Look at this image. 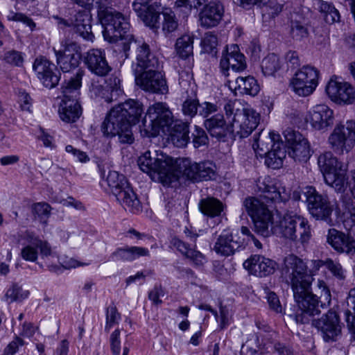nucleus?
<instances>
[{"label":"nucleus","instance_id":"obj_63","mask_svg":"<svg viewBox=\"0 0 355 355\" xmlns=\"http://www.w3.org/2000/svg\"><path fill=\"white\" fill-rule=\"evenodd\" d=\"M120 330L116 329L110 336L111 349L114 355H120L121 342L119 339Z\"/></svg>","mask_w":355,"mask_h":355},{"label":"nucleus","instance_id":"obj_31","mask_svg":"<svg viewBox=\"0 0 355 355\" xmlns=\"http://www.w3.org/2000/svg\"><path fill=\"white\" fill-rule=\"evenodd\" d=\"M223 7L220 3H209L207 4L200 13V25L205 28L217 26L223 16Z\"/></svg>","mask_w":355,"mask_h":355},{"label":"nucleus","instance_id":"obj_64","mask_svg":"<svg viewBox=\"0 0 355 355\" xmlns=\"http://www.w3.org/2000/svg\"><path fill=\"white\" fill-rule=\"evenodd\" d=\"M152 0H135L132 3L133 10L141 18L147 10L150 7V1Z\"/></svg>","mask_w":355,"mask_h":355},{"label":"nucleus","instance_id":"obj_20","mask_svg":"<svg viewBox=\"0 0 355 355\" xmlns=\"http://www.w3.org/2000/svg\"><path fill=\"white\" fill-rule=\"evenodd\" d=\"M269 139L271 145V148L268 146L266 148H261V151L266 155V164L272 168H278L282 166L283 159L286 156V151L282 142H279V135L270 132Z\"/></svg>","mask_w":355,"mask_h":355},{"label":"nucleus","instance_id":"obj_44","mask_svg":"<svg viewBox=\"0 0 355 355\" xmlns=\"http://www.w3.org/2000/svg\"><path fill=\"white\" fill-rule=\"evenodd\" d=\"M163 22L162 31L165 34L171 33L175 31L178 26V20L175 18L174 12L170 9H165L162 12Z\"/></svg>","mask_w":355,"mask_h":355},{"label":"nucleus","instance_id":"obj_46","mask_svg":"<svg viewBox=\"0 0 355 355\" xmlns=\"http://www.w3.org/2000/svg\"><path fill=\"white\" fill-rule=\"evenodd\" d=\"M297 239L302 243L307 242L311 237V227L308 220L304 217L300 216L297 219Z\"/></svg>","mask_w":355,"mask_h":355},{"label":"nucleus","instance_id":"obj_24","mask_svg":"<svg viewBox=\"0 0 355 355\" xmlns=\"http://www.w3.org/2000/svg\"><path fill=\"white\" fill-rule=\"evenodd\" d=\"M300 216L287 213L280 218L277 224L270 227V234L272 231L275 233L282 235L283 237L292 240L297 241V219H300Z\"/></svg>","mask_w":355,"mask_h":355},{"label":"nucleus","instance_id":"obj_62","mask_svg":"<svg viewBox=\"0 0 355 355\" xmlns=\"http://www.w3.org/2000/svg\"><path fill=\"white\" fill-rule=\"evenodd\" d=\"M179 84L187 93L192 85V74L188 71H182L179 73Z\"/></svg>","mask_w":355,"mask_h":355},{"label":"nucleus","instance_id":"obj_40","mask_svg":"<svg viewBox=\"0 0 355 355\" xmlns=\"http://www.w3.org/2000/svg\"><path fill=\"white\" fill-rule=\"evenodd\" d=\"M261 67L265 76H274L281 69L282 62L276 54L270 53L263 59Z\"/></svg>","mask_w":355,"mask_h":355},{"label":"nucleus","instance_id":"obj_6","mask_svg":"<svg viewBox=\"0 0 355 355\" xmlns=\"http://www.w3.org/2000/svg\"><path fill=\"white\" fill-rule=\"evenodd\" d=\"M318 164L327 184L336 191H342L347 184V168L331 152L321 154Z\"/></svg>","mask_w":355,"mask_h":355},{"label":"nucleus","instance_id":"obj_16","mask_svg":"<svg viewBox=\"0 0 355 355\" xmlns=\"http://www.w3.org/2000/svg\"><path fill=\"white\" fill-rule=\"evenodd\" d=\"M329 97L337 103L352 104L355 101V89L348 83L331 78L326 86Z\"/></svg>","mask_w":355,"mask_h":355},{"label":"nucleus","instance_id":"obj_52","mask_svg":"<svg viewBox=\"0 0 355 355\" xmlns=\"http://www.w3.org/2000/svg\"><path fill=\"white\" fill-rule=\"evenodd\" d=\"M141 19L146 26L151 28H157L159 12L156 11L151 5Z\"/></svg>","mask_w":355,"mask_h":355},{"label":"nucleus","instance_id":"obj_36","mask_svg":"<svg viewBox=\"0 0 355 355\" xmlns=\"http://www.w3.org/2000/svg\"><path fill=\"white\" fill-rule=\"evenodd\" d=\"M199 208L203 214L214 218L220 214L224 207L223 203L218 199L206 198L200 201Z\"/></svg>","mask_w":355,"mask_h":355},{"label":"nucleus","instance_id":"obj_25","mask_svg":"<svg viewBox=\"0 0 355 355\" xmlns=\"http://www.w3.org/2000/svg\"><path fill=\"white\" fill-rule=\"evenodd\" d=\"M307 120L315 129L322 130L333 123V110L326 105H317L309 112Z\"/></svg>","mask_w":355,"mask_h":355},{"label":"nucleus","instance_id":"obj_10","mask_svg":"<svg viewBox=\"0 0 355 355\" xmlns=\"http://www.w3.org/2000/svg\"><path fill=\"white\" fill-rule=\"evenodd\" d=\"M157 68L133 69L135 83L146 92L164 94L168 92V85L166 78Z\"/></svg>","mask_w":355,"mask_h":355},{"label":"nucleus","instance_id":"obj_41","mask_svg":"<svg viewBox=\"0 0 355 355\" xmlns=\"http://www.w3.org/2000/svg\"><path fill=\"white\" fill-rule=\"evenodd\" d=\"M105 181L115 196L116 193L120 192L129 184L125 176L116 171L109 172Z\"/></svg>","mask_w":355,"mask_h":355},{"label":"nucleus","instance_id":"obj_1","mask_svg":"<svg viewBox=\"0 0 355 355\" xmlns=\"http://www.w3.org/2000/svg\"><path fill=\"white\" fill-rule=\"evenodd\" d=\"M282 276L291 286L299 310L295 314L297 323L305 324L311 317L320 313L319 300L311 291L313 278L308 274V267L303 259L291 254L284 257L281 267Z\"/></svg>","mask_w":355,"mask_h":355},{"label":"nucleus","instance_id":"obj_32","mask_svg":"<svg viewBox=\"0 0 355 355\" xmlns=\"http://www.w3.org/2000/svg\"><path fill=\"white\" fill-rule=\"evenodd\" d=\"M168 131L163 133L168 137L174 146L182 148L186 146L189 140V130L187 123L180 121H173L172 125H169Z\"/></svg>","mask_w":355,"mask_h":355},{"label":"nucleus","instance_id":"obj_56","mask_svg":"<svg viewBox=\"0 0 355 355\" xmlns=\"http://www.w3.org/2000/svg\"><path fill=\"white\" fill-rule=\"evenodd\" d=\"M208 142V137L205 132L198 126H196L195 130L193 132V143L195 148H199L205 146Z\"/></svg>","mask_w":355,"mask_h":355},{"label":"nucleus","instance_id":"obj_34","mask_svg":"<svg viewBox=\"0 0 355 355\" xmlns=\"http://www.w3.org/2000/svg\"><path fill=\"white\" fill-rule=\"evenodd\" d=\"M116 198L125 210L133 214H137L141 211V202L130 184L116 193Z\"/></svg>","mask_w":355,"mask_h":355},{"label":"nucleus","instance_id":"obj_48","mask_svg":"<svg viewBox=\"0 0 355 355\" xmlns=\"http://www.w3.org/2000/svg\"><path fill=\"white\" fill-rule=\"evenodd\" d=\"M348 300L354 305V308L353 312L349 310L345 312V320L349 331L355 334V287L349 291Z\"/></svg>","mask_w":355,"mask_h":355},{"label":"nucleus","instance_id":"obj_2","mask_svg":"<svg viewBox=\"0 0 355 355\" xmlns=\"http://www.w3.org/2000/svg\"><path fill=\"white\" fill-rule=\"evenodd\" d=\"M255 191L260 193V198L248 197L243 200V206L253 220L254 231L263 237H268L273 217L263 200L275 203L285 202L288 200L289 193L280 182L270 178H259Z\"/></svg>","mask_w":355,"mask_h":355},{"label":"nucleus","instance_id":"obj_3","mask_svg":"<svg viewBox=\"0 0 355 355\" xmlns=\"http://www.w3.org/2000/svg\"><path fill=\"white\" fill-rule=\"evenodd\" d=\"M144 112L142 104L132 99L113 107L101 125L104 135H118L123 144H132L134 141L131 125L136 124Z\"/></svg>","mask_w":355,"mask_h":355},{"label":"nucleus","instance_id":"obj_19","mask_svg":"<svg viewBox=\"0 0 355 355\" xmlns=\"http://www.w3.org/2000/svg\"><path fill=\"white\" fill-rule=\"evenodd\" d=\"M183 175L193 182L209 180L214 176L213 164L211 162H191L190 159L182 161Z\"/></svg>","mask_w":355,"mask_h":355},{"label":"nucleus","instance_id":"obj_4","mask_svg":"<svg viewBox=\"0 0 355 355\" xmlns=\"http://www.w3.org/2000/svg\"><path fill=\"white\" fill-rule=\"evenodd\" d=\"M173 124V116L165 103L158 102L150 105L142 121L141 132L148 137L157 136L160 131H168Z\"/></svg>","mask_w":355,"mask_h":355},{"label":"nucleus","instance_id":"obj_18","mask_svg":"<svg viewBox=\"0 0 355 355\" xmlns=\"http://www.w3.org/2000/svg\"><path fill=\"white\" fill-rule=\"evenodd\" d=\"M90 91L96 98L103 100L110 103L122 95L121 80L115 76H112L105 80L103 85L93 84Z\"/></svg>","mask_w":355,"mask_h":355},{"label":"nucleus","instance_id":"obj_30","mask_svg":"<svg viewBox=\"0 0 355 355\" xmlns=\"http://www.w3.org/2000/svg\"><path fill=\"white\" fill-rule=\"evenodd\" d=\"M170 243L171 247L189 259L195 266H202L207 262L205 256L196 249V245H193L191 247L177 237L172 238Z\"/></svg>","mask_w":355,"mask_h":355},{"label":"nucleus","instance_id":"obj_38","mask_svg":"<svg viewBox=\"0 0 355 355\" xmlns=\"http://www.w3.org/2000/svg\"><path fill=\"white\" fill-rule=\"evenodd\" d=\"M24 238L28 243H31L37 248H40L42 258H47L49 257L58 258L57 253L51 249L48 242L46 241H42L38 237L35 236L33 232L28 231L25 232Z\"/></svg>","mask_w":355,"mask_h":355},{"label":"nucleus","instance_id":"obj_7","mask_svg":"<svg viewBox=\"0 0 355 355\" xmlns=\"http://www.w3.org/2000/svg\"><path fill=\"white\" fill-rule=\"evenodd\" d=\"M98 16L104 26L103 34L105 40L115 42L125 37L130 25L128 18L122 13L101 6Z\"/></svg>","mask_w":355,"mask_h":355},{"label":"nucleus","instance_id":"obj_57","mask_svg":"<svg viewBox=\"0 0 355 355\" xmlns=\"http://www.w3.org/2000/svg\"><path fill=\"white\" fill-rule=\"evenodd\" d=\"M62 46L64 47V50L62 53L64 54H69L70 55H75L76 54L78 55L79 59L81 58V52L80 46L73 41L66 40L62 42Z\"/></svg>","mask_w":355,"mask_h":355},{"label":"nucleus","instance_id":"obj_13","mask_svg":"<svg viewBox=\"0 0 355 355\" xmlns=\"http://www.w3.org/2000/svg\"><path fill=\"white\" fill-rule=\"evenodd\" d=\"M260 115L250 107H243L241 112H236L232 118V131L241 138L248 137L257 127Z\"/></svg>","mask_w":355,"mask_h":355},{"label":"nucleus","instance_id":"obj_5","mask_svg":"<svg viewBox=\"0 0 355 355\" xmlns=\"http://www.w3.org/2000/svg\"><path fill=\"white\" fill-rule=\"evenodd\" d=\"M139 168L150 176L155 174L159 178H170L175 168V161L161 151L149 150L141 155L137 160Z\"/></svg>","mask_w":355,"mask_h":355},{"label":"nucleus","instance_id":"obj_21","mask_svg":"<svg viewBox=\"0 0 355 355\" xmlns=\"http://www.w3.org/2000/svg\"><path fill=\"white\" fill-rule=\"evenodd\" d=\"M237 234L229 231H224L217 238L212 250L219 256L230 257L238 251L243 245Z\"/></svg>","mask_w":355,"mask_h":355},{"label":"nucleus","instance_id":"obj_54","mask_svg":"<svg viewBox=\"0 0 355 355\" xmlns=\"http://www.w3.org/2000/svg\"><path fill=\"white\" fill-rule=\"evenodd\" d=\"M113 259L124 261H133L130 246L125 245L117 248L111 254Z\"/></svg>","mask_w":355,"mask_h":355},{"label":"nucleus","instance_id":"obj_59","mask_svg":"<svg viewBox=\"0 0 355 355\" xmlns=\"http://www.w3.org/2000/svg\"><path fill=\"white\" fill-rule=\"evenodd\" d=\"M199 107L198 101L196 99H187L182 105V111L185 115L193 116L196 114Z\"/></svg>","mask_w":355,"mask_h":355},{"label":"nucleus","instance_id":"obj_39","mask_svg":"<svg viewBox=\"0 0 355 355\" xmlns=\"http://www.w3.org/2000/svg\"><path fill=\"white\" fill-rule=\"evenodd\" d=\"M57 58V64L63 72H69L77 67L80 63V59L78 54L70 55L64 54L62 51H55Z\"/></svg>","mask_w":355,"mask_h":355},{"label":"nucleus","instance_id":"obj_61","mask_svg":"<svg viewBox=\"0 0 355 355\" xmlns=\"http://www.w3.org/2000/svg\"><path fill=\"white\" fill-rule=\"evenodd\" d=\"M343 225L347 230H351L355 227V207L348 209L343 213Z\"/></svg>","mask_w":355,"mask_h":355},{"label":"nucleus","instance_id":"obj_55","mask_svg":"<svg viewBox=\"0 0 355 355\" xmlns=\"http://www.w3.org/2000/svg\"><path fill=\"white\" fill-rule=\"evenodd\" d=\"M291 33L292 37L296 40H301L308 36L307 28L299 21H292Z\"/></svg>","mask_w":355,"mask_h":355},{"label":"nucleus","instance_id":"obj_60","mask_svg":"<svg viewBox=\"0 0 355 355\" xmlns=\"http://www.w3.org/2000/svg\"><path fill=\"white\" fill-rule=\"evenodd\" d=\"M7 17L8 20L23 22L27 26L30 27L31 30H33L35 26V24L33 22V21L22 13L14 12L11 11Z\"/></svg>","mask_w":355,"mask_h":355},{"label":"nucleus","instance_id":"obj_43","mask_svg":"<svg viewBox=\"0 0 355 355\" xmlns=\"http://www.w3.org/2000/svg\"><path fill=\"white\" fill-rule=\"evenodd\" d=\"M31 209L35 218L46 225L47 219L51 215V206L46 202H37L33 204Z\"/></svg>","mask_w":355,"mask_h":355},{"label":"nucleus","instance_id":"obj_15","mask_svg":"<svg viewBox=\"0 0 355 355\" xmlns=\"http://www.w3.org/2000/svg\"><path fill=\"white\" fill-rule=\"evenodd\" d=\"M313 325L321 331L327 343L336 341L341 335L342 327L336 311L329 310L320 319L313 320Z\"/></svg>","mask_w":355,"mask_h":355},{"label":"nucleus","instance_id":"obj_29","mask_svg":"<svg viewBox=\"0 0 355 355\" xmlns=\"http://www.w3.org/2000/svg\"><path fill=\"white\" fill-rule=\"evenodd\" d=\"M226 85L235 95L239 93L240 94L256 96L259 92V85L257 81L250 76L246 77L239 76L234 80H229Z\"/></svg>","mask_w":355,"mask_h":355},{"label":"nucleus","instance_id":"obj_22","mask_svg":"<svg viewBox=\"0 0 355 355\" xmlns=\"http://www.w3.org/2000/svg\"><path fill=\"white\" fill-rule=\"evenodd\" d=\"M243 266L252 275L263 277L273 274L276 270L277 263L270 259L254 254L244 261Z\"/></svg>","mask_w":355,"mask_h":355},{"label":"nucleus","instance_id":"obj_33","mask_svg":"<svg viewBox=\"0 0 355 355\" xmlns=\"http://www.w3.org/2000/svg\"><path fill=\"white\" fill-rule=\"evenodd\" d=\"M83 75V71L78 70L73 77H71L62 84L61 87V92L62 94V102L69 101H78Z\"/></svg>","mask_w":355,"mask_h":355},{"label":"nucleus","instance_id":"obj_14","mask_svg":"<svg viewBox=\"0 0 355 355\" xmlns=\"http://www.w3.org/2000/svg\"><path fill=\"white\" fill-rule=\"evenodd\" d=\"M61 28L72 27L75 32L87 41L92 42L94 35L92 31V16L89 12L83 10L76 12L69 20L55 17Z\"/></svg>","mask_w":355,"mask_h":355},{"label":"nucleus","instance_id":"obj_28","mask_svg":"<svg viewBox=\"0 0 355 355\" xmlns=\"http://www.w3.org/2000/svg\"><path fill=\"white\" fill-rule=\"evenodd\" d=\"M136 49V62L133 64V69H148L149 67H158L157 58L151 51L150 48L146 42H139Z\"/></svg>","mask_w":355,"mask_h":355},{"label":"nucleus","instance_id":"obj_26","mask_svg":"<svg viewBox=\"0 0 355 355\" xmlns=\"http://www.w3.org/2000/svg\"><path fill=\"white\" fill-rule=\"evenodd\" d=\"M85 64L92 73L99 76H106L111 71L105 53L100 49L89 51L85 57Z\"/></svg>","mask_w":355,"mask_h":355},{"label":"nucleus","instance_id":"obj_51","mask_svg":"<svg viewBox=\"0 0 355 355\" xmlns=\"http://www.w3.org/2000/svg\"><path fill=\"white\" fill-rule=\"evenodd\" d=\"M121 320V315L114 305H110L106 311V324L105 329L109 331L110 329Z\"/></svg>","mask_w":355,"mask_h":355},{"label":"nucleus","instance_id":"obj_53","mask_svg":"<svg viewBox=\"0 0 355 355\" xmlns=\"http://www.w3.org/2000/svg\"><path fill=\"white\" fill-rule=\"evenodd\" d=\"M3 60L8 64L19 67L22 64L24 59L20 52L12 50L4 53Z\"/></svg>","mask_w":355,"mask_h":355},{"label":"nucleus","instance_id":"obj_49","mask_svg":"<svg viewBox=\"0 0 355 355\" xmlns=\"http://www.w3.org/2000/svg\"><path fill=\"white\" fill-rule=\"evenodd\" d=\"M283 6L275 0L270 1L263 4L262 15L265 19L273 18L282 10Z\"/></svg>","mask_w":355,"mask_h":355},{"label":"nucleus","instance_id":"obj_58","mask_svg":"<svg viewBox=\"0 0 355 355\" xmlns=\"http://www.w3.org/2000/svg\"><path fill=\"white\" fill-rule=\"evenodd\" d=\"M202 44L207 52H212L218 45V38L214 33L211 32L207 33Z\"/></svg>","mask_w":355,"mask_h":355},{"label":"nucleus","instance_id":"obj_8","mask_svg":"<svg viewBox=\"0 0 355 355\" xmlns=\"http://www.w3.org/2000/svg\"><path fill=\"white\" fill-rule=\"evenodd\" d=\"M307 210L316 220H324L332 224L331 218L333 207L325 194H322L312 186L304 187L302 191Z\"/></svg>","mask_w":355,"mask_h":355},{"label":"nucleus","instance_id":"obj_12","mask_svg":"<svg viewBox=\"0 0 355 355\" xmlns=\"http://www.w3.org/2000/svg\"><path fill=\"white\" fill-rule=\"evenodd\" d=\"M284 137L288 146V155L295 162H306L311 157L309 141L299 132L287 129Z\"/></svg>","mask_w":355,"mask_h":355},{"label":"nucleus","instance_id":"obj_35","mask_svg":"<svg viewBox=\"0 0 355 355\" xmlns=\"http://www.w3.org/2000/svg\"><path fill=\"white\" fill-rule=\"evenodd\" d=\"M82 114L79 101H65L60 103L59 114L60 119L67 123L75 122Z\"/></svg>","mask_w":355,"mask_h":355},{"label":"nucleus","instance_id":"obj_11","mask_svg":"<svg viewBox=\"0 0 355 355\" xmlns=\"http://www.w3.org/2000/svg\"><path fill=\"white\" fill-rule=\"evenodd\" d=\"M328 143L336 153L349 152L355 145V121L336 125L328 138Z\"/></svg>","mask_w":355,"mask_h":355},{"label":"nucleus","instance_id":"obj_23","mask_svg":"<svg viewBox=\"0 0 355 355\" xmlns=\"http://www.w3.org/2000/svg\"><path fill=\"white\" fill-rule=\"evenodd\" d=\"M54 64L45 58H37L33 64V69L37 78L44 87L49 89L56 86L60 79V73H54Z\"/></svg>","mask_w":355,"mask_h":355},{"label":"nucleus","instance_id":"obj_37","mask_svg":"<svg viewBox=\"0 0 355 355\" xmlns=\"http://www.w3.org/2000/svg\"><path fill=\"white\" fill-rule=\"evenodd\" d=\"M205 126L211 135L221 137L225 135V121L221 114H216L205 121Z\"/></svg>","mask_w":355,"mask_h":355},{"label":"nucleus","instance_id":"obj_17","mask_svg":"<svg viewBox=\"0 0 355 355\" xmlns=\"http://www.w3.org/2000/svg\"><path fill=\"white\" fill-rule=\"evenodd\" d=\"M247 67L245 58L236 44L226 46L220 61V71L225 76H228L230 68L233 71L241 72Z\"/></svg>","mask_w":355,"mask_h":355},{"label":"nucleus","instance_id":"obj_27","mask_svg":"<svg viewBox=\"0 0 355 355\" xmlns=\"http://www.w3.org/2000/svg\"><path fill=\"white\" fill-rule=\"evenodd\" d=\"M327 242L338 252L354 254L355 252V241L353 238L335 229L329 230Z\"/></svg>","mask_w":355,"mask_h":355},{"label":"nucleus","instance_id":"obj_9","mask_svg":"<svg viewBox=\"0 0 355 355\" xmlns=\"http://www.w3.org/2000/svg\"><path fill=\"white\" fill-rule=\"evenodd\" d=\"M320 77L319 70L311 65H304L289 80V87L299 96L306 97L315 90Z\"/></svg>","mask_w":355,"mask_h":355},{"label":"nucleus","instance_id":"obj_42","mask_svg":"<svg viewBox=\"0 0 355 355\" xmlns=\"http://www.w3.org/2000/svg\"><path fill=\"white\" fill-rule=\"evenodd\" d=\"M193 37L184 35L179 37L175 43L177 53L182 58H187L193 53Z\"/></svg>","mask_w":355,"mask_h":355},{"label":"nucleus","instance_id":"obj_50","mask_svg":"<svg viewBox=\"0 0 355 355\" xmlns=\"http://www.w3.org/2000/svg\"><path fill=\"white\" fill-rule=\"evenodd\" d=\"M28 291H23L21 288L14 285L7 291L5 297L10 303L15 301H21L28 297Z\"/></svg>","mask_w":355,"mask_h":355},{"label":"nucleus","instance_id":"obj_45","mask_svg":"<svg viewBox=\"0 0 355 355\" xmlns=\"http://www.w3.org/2000/svg\"><path fill=\"white\" fill-rule=\"evenodd\" d=\"M324 266L337 279L344 280L345 279L346 271L339 261L328 258L324 260Z\"/></svg>","mask_w":355,"mask_h":355},{"label":"nucleus","instance_id":"obj_47","mask_svg":"<svg viewBox=\"0 0 355 355\" xmlns=\"http://www.w3.org/2000/svg\"><path fill=\"white\" fill-rule=\"evenodd\" d=\"M21 238L24 240V242L22 243L24 247L21 250V257L26 261H35L38 257L37 248L27 241L24 238V234L21 236Z\"/></svg>","mask_w":355,"mask_h":355}]
</instances>
